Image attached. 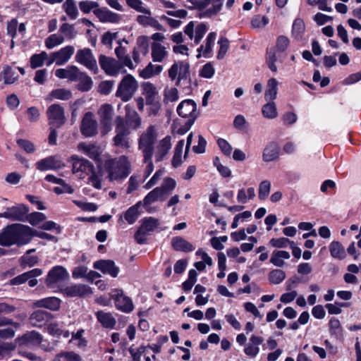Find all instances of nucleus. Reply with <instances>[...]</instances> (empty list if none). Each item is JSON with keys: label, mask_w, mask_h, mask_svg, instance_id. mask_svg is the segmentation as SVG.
I'll return each mask as SVG.
<instances>
[{"label": "nucleus", "mask_w": 361, "mask_h": 361, "mask_svg": "<svg viewBox=\"0 0 361 361\" xmlns=\"http://www.w3.org/2000/svg\"><path fill=\"white\" fill-rule=\"evenodd\" d=\"M94 268L100 270L103 274H109L115 278L118 276L119 268L111 259H101L94 262Z\"/></svg>", "instance_id": "obj_19"}, {"label": "nucleus", "mask_w": 361, "mask_h": 361, "mask_svg": "<svg viewBox=\"0 0 361 361\" xmlns=\"http://www.w3.org/2000/svg\"><path fill=\"white\" fill-rule=\"evenodd\" d=\"M127 124L133 129L139 128L141 125V118L138 114L133 111L131 114L127 113Z\"/></svg>", "instance_id": "obj_49"}, {"label": "nucleus", "mask_w": 361, "mask_h": 361, "mask_svg": "<svg viewBox=\"0 0 361 361\" xmlns=\"http://www.w3.org/2000/svg\"><path fill=\"white\" fill-rule=\"evenodd\" d=\"M262 113L264 117L273 119L278 116L277 109L275 103L273 101H270L267 104H264L262 108Z\"/></svg>", "instance_id": "obj_43"}, {"label": "nucleus", "mask_w": 361, "mask_h": 361, "mask_svg": "<svg viewBox=\"0 0 361 361\" xmlns=\"http://www.w3.org/2000/svg\"><path fill=\"white\" fill-rule=\"evenodd\" d=\"M28 212V207L23 204L7 207L4 212V218L13 221H25L26 214Z\"/></svg>", "instance_id": "obj_14"}, {"label": "nucleus", "mask_w": 361, "mask_h": 361, "mask_svg": "<svg viewBox=\"0 0 361 361\" xmlns=\"http://www.w3.org/2000/svg\"><path fill=\"white\" fill-rule=\"evenodd\" d=\"M94 13L103 23H117L121 20V16L112 12L107 8H102L94 10Z\"/></svg>", "instance_id": "obj_23"}, {"label": "nucleus", "mask_w": 361, "mask_h": 361, "mask_svg": "<svg viewBox=\"0 0 361 361\" xmlns=\"http://www.w3.org/2000/svg\"><path fill=\"white\" fill-rule=\"evenodd\" d=\"M159 225V220L154 217H145L142 219L141 226L135 233V240L142 245L146 243L147 235H150Z\"/></svg>", "instance_id": "obj_5"}, {"label": "nucleus", "mask_w": 361, "mask_h": 361, "mask_svg": "<svg viewBox=\"0 0 361 361\" xmlns=\"http://www.w3.org/2000/svg\"><path fill=\"white\" fill-rule=\"evenodd\" d=\"M78 149L83 150V152L92 159L94 161H99L102 151L100 147L95 144L87 145L85 142H81L78 145Z\"/></svg>", "instance_id": "obj_30"}, {"label": "nucleus", "mask_w": 361, "mask_h": 361, "mask_svg": "<svg viewBox=\"0 0 361 361\" xmlns=\"http://www.w3.org/2000/svg\"><path fill=\"white\" fill-rule=\"evenodd\" d=\"M271 189V183L269 180H264L259 183L258 197L261 200L267 199L269 195Z\"/></svg>", "instance_id": "obj_47"}, {"label": "nucleus", "mask_w": 361, "mask_h": 361, "mask_svg": "<svg viewBox=\"0 0 361 361\" xmlns=\"http://www.w3.org/2000/svg\"><path fill=\"white\" fill-rule=\"evenodd\" d=\"M142 94L145 99L146 104L152 102L159 100V92L156 87L149 82H145L142 84Z\"/></svg>", "instance_id": "obj_25"}, {"label": "nucleus", "mask_w": 361, "mask_h": 361, "mask_svg": "<svg viewBox=\"0 0 361 361\" xmlns=\"http://www.w3.org/2000/svg\"><path fill=\"white\" fill-rule=\"evenodd\" d=\"M171 246L178 252H190L195 250V247L190 242L180 236L172 238Z\"/></svg>", "instance_id": "obj_29"}, {"label": "nucleus", "mask_w": 361, "mask_h": 361, "mask_svg": "<svg viewBox=\"0 0 361 361\" xmlns=\"http://www.w3.org/2000/svg\"><path fill=\"white\" fill-rule=\"evenodd\" d=\"M80 72L75 66H69L66 68H59L55 71V75L61 79H68L71 81H77V75Z\"/></svg>", "instance_id": "obj_28"}, {"label": "nucleus", "mask_w": 361, "mask_h": 361, "mask_svg": "<svg viewBox=\"0 0 361 361\" xmlns=\"http://www.w3.org/2000/svg\"><path fill=\"white\" fill-rule=\"evenodd\" d=\"M135 207H130L124 213V218L129 224H134L140 216V212Z\"/></svg>", "instance_id": "obj_60"}, {"label": "nucleus", "mask_w": 361, "mask_h": 361, "mask_svg": "<svg viewBox=\"0 0 361 361\" xmlns=\"http://www.w3.org/2000/svg\"><path fill=\"white\" fill-rule=\"evenodd\" d=\"M61 300L55 297H49L37 300L35 305L39 307H44L52 311L60 308Z\"/></svg>", "instance_id": "obj_32"}, {"label": "nucleus", "mask_w": 361, "mask_h": 361, "mask_svg": "<svg viewBox=\"0 0 361 361\" xmlns=\"http://www.w3.org/2000/svg\"><path fill=\"white\" fill-rule=\"evenodd\" d=\"M329 251L334 258L343 259L345 257V252L343 246L338 241H333L329 245Z\"/></svg>", "instance_id": "obj_40"}, {"label": "nucleus", "mask_w": 361, "mask_h": 361, "mask_svg": "<svg viewBox=\"0 0 361 361\" xmlns=\"http://www.w3.org/2000/svg\"><path fill=\"white\" fill-rule=\"evenodd\" d=\"M19 262L23 268L26 267H32L38 263V257L37 256L24 255L20 258Z\"/></svg>", "instance_id": "obj_58"}, {"label": "nucleus", "mask_w": 361, "mask_h": 361, "mask_svg": "<svg viewBox=\"0 0 361 361\" xmlns=\"http://www.w3.org/2000/svg\"><path fill=\"white\" fill-rule=\"evenodd\" d=\"M111 296L117 310L124 313H130L133 310L134 305L131 298L126 295L123 290H113Z\"/></svg>", "instance_id": "obj_8"}, {"label": "nucleus", "mask_w": 361, "mask_h": 361, "mask_svg": "<svg viewBox=\"0 0 361 361\" xmlns=\"http://www.w3.org/2000/svg\"><path fill=\"white\" fill-rule=\"evenodd\" d=\"M80 131L86 137L95 136L97 134V122L94 119L92 112H87L82 120Z\"/></svg>", "instance_id": "obj_11"}, {"label": "nucleus", "mask_w": 361, "mask_h": 361, "mask_svg": "<svg viewBox=\"0 0 361 361\" xmlns=\"http://www.w3.org/2000/svg\"><path fill=\"white\" fill-rule=\"evenodd\" d=\"M42 336L35 331H31L23 334L22 336L16 339V343L20 348L23 346H35L41 343Z\"/></svg>", "instance_id": "obj_18"}, {"label": "nucleus", "mask_w": 361, "mask_h": 361, "mask_svg": "<svg viewBox=\"0 0 361 361\" xmlns=\"http://www.w3.org/2000/svg\"><path fill=\"white\" fill-rule=\"evenodd\" d=\"M305 26L304 21L301 18H296L293 22L292 27L293 37L297 40L301 39L305 32Z\"/></svg>", "instance_id": "obj_42"}, {"label": "nucleus", "mask_w": 361, "mask_h": 361, "mask_svg": "<svg viewBox=\"0 0 361 361\" xmlns=\"http://www.w3.org/2000/svg\"><path fill=\"white\" fill-rule=\"evenodd\" d=\"M280 147L275 142H269L264 149L262 154L263 161L269 162L277 159L279 157Z\"/></svg>", "instance_id": "obj_27"}, {"label": "nucleus", "mask_w": 361, "mask_h": 361, "mask_svg": "<svg viewBox=\"0 0 361 361\" xmlns=\"http://www.w3.org/2000/svg\"><path fill=\"white\" fill-rule=\"evenodd\" d=\"M171 147V137L166 136L160 142L157 147V151L155 154L156 161H161L168 154Z\"/></svg>", "instance_id": "obj_31"}, {"label": "nucleus", "mask_w": 361, "mask_h": 361, "mask_svg": "<svg viewBox=\"0 0 361 361\" xmlns=\"http://www.w3.org/2000/svg\"><path fill=\"white\" fill-rule=\"evenodd\" d=\"M197 106L194 101L191 99H185L181 102L177 107L178 114L183 118H191L197 117L196 116Z\"/></svg>", "instance_id": "obj_21"}, {"label": "nucleus", "mask_w": 361, "mask_h": 361, "mask_svg": "<svg viewBox=\"0 0 361 361\" xmlns=\"http://www.w3.org/2000/svg\"><path fill=\"white\" fill-rule=\"evenodd\" d=\"M167 197L159 187L150 191L143 200V205L147 207L156 201H164Z\"/></svg>", "instance_id": "obj_34"}, {"label": "nucleus", "mask_w": 361, "mask_h": 361, "mask_svg": "<svg viewBox=\"0 0 361 361\" xmlns=\"http://www.w3.org/2000/svg\"><path fill=\"white\" fill-rule=\"evenodd\" d=\"M37 169L40 171L56 170L64 166V164L58 156H49L40 159L35 164Z\"/></svg>", "instance_id": "obj_16"}, {"label": "nucleus", "mask_w": 361, "mask_h": 361, "mask_svg": "<svg viewBox=\"0 0 361 361\" xmlns=\"http://www.w3.org/2000/svg\"><path fill=\"white\" fill-rule=\"evenodd\" d=\"M68 277V273L62 266H55L47 276L45 283L49 288H54V285L63 281Z\"/></svg>", "instance_id": "obj_12"}, {"label": "nucleus", "mask_w": 361, "mask_h": 361, "mask_svg": "<svg viewBox=\"0 0 361 361\" xmlns=\"http://www.w3.org/2000/svg\"><path fill=\"white\" fill-rule=\"evenodd\" d=\"M47 58V54L42 51L40 54H35L30 58V66L32 68H37L41 67L44 60Z\"/></svg>", "instance_id": "obj_48"}, {"label": "nucleus", "mask_w": 361, "mask_h": 361, "mask_svg": "<svg viewBox=\"0 0 361 361\" xmlns=\"http://www.w3.org/2000/svg\"><path fill=\"white\" fill-rule=\"evenodd\" d=\"M151 48L152 58L154 62H161L168 55L166 48L159 42H153Z\"/></svg>", "instance_id": "obj_33"}, {"label": "nucleus", "mask_w": 361, "mask_h": 361, "mask_svg": "<svg viewBox=\"0 0 361 361\" xmlns=\"http://www.w3.org/2000/svg\"><path fill=\"white\" fill-rule=\"evenodd\" d=\"M17 144L27 153H33L35 150L34 144L27 140L18 139Z\"/></svg>", "instance_id": "obj_62"}, {"label": "nucleus", "mask_w": 361, "mask_h": 361, "mask_svg": "<svg viewBox=\"0 0 361 361\" xmlns=\"http://www.w3.org/2000/svg\"><path fill=\"white\" fill-rule=\"evenodd\" d=\"M59 31L70 39L75 38L77 35V32L75 30L73 25L66 23H63L61 25Z\"/></svg>", "instance_id": "obj_54"}, {"label": "nucleus", "mask_w": 361, "mask_h": 361, "mask_svg": "<svg viewBox=\"0 0 361 361\" xmlns=\"http://www.w3.org/2000/svg\"><path fill=\"white\" fill-rule=\"evenodd\" d=\"M75 49L73 46L68 45L61 48L59 51L51 54L50 61L47 63V66L55 62L57 66L65 64L74 54Z\"/></svg>", "instance_id": "obj_13"}, {"label": "nucleus", "mask_w": 361, "mask_h": 361, "mask_svg": "<svg viewBox=\"0 0 361 361\" xmlns=\"http://www.w3.org/2000/svg\"><path fill=\"white\" fill-rule=\"evenodd\" d=\"M264 341L262 337L252 335L250 343L245 346L244 353L249 357H255L259 352V345Z\"/></svg>", "instance_id": "obj_26"}, {"label": "nucleus", "mask_w": 361, "mask_h": 361, "mask_svg": "<svg viewBox=\"0 0 361 361\" xmlns=\"http://www.w3.org/2000/svg\"><path fill=\"white\" fill-rule=\"evenodd\" d=\"M97 321L105 329H113L116 324V320L111 312H106L102 310L97 311L95 313Z\"/></svg>", "instance_id": "obj_24"}, {"label": "nucleus", "mask_w": 361, "mask_h": 361, "mask_svg": "<svg viewBox=\"0 0 361 361\" xmlns=\"http://www.w3.org/2000/svg\"><path fill=\"white\" fill-rule=\"evenodd\" d=\"M53 318L51 313L46 310H36L30 316V322L32 326L35 327H42L46 325Z\"/></svg>", "instance_id": "obj_20"}, {"label": "nucleus", "mask_w": 361, "mask_h": 361, "mask_svg": "<svg viewBox=\"0 0 361 361\" xmlns=\"http://www.w3.org/2000/svg\"><path fill=\"white\" fill-rule=\"evenodd\" d=\"M104 166L111 180L123 179L130 173V163L126 156L120 157L118 160H107Z\"/></svg>", "instance_id": "obj_2"}, {"label": "nucleus", "mask_w": 361, "mask_h": 361, "mask_svg": "<svg viewBox=\"0 0 361 361\" xmlns=\"http://www.w3.org/2000/svg\"><path fill=\"white\" fill-rule=\"evenodd\" d=\"M155 140V130L154 126H151L141 135L139 139V149L143 153L145 162H147L152 157Z\"/></svg>", "instance_id": "obj_4"}, {"label": "nucleus", "mask_w": 361, "mask_h": 361, "mask_svg": "<svg viewBox=\"0 0 361 361\" xmlns=\"http://www.w3.org/2000/svg\"><path fill=\"white\" fill-rule=\"evenodd\" d=\"M47 114L49 125L55 128H59L65 123L64 109L60 104H54L49 106Z\"/></svg>", "instance_id": "obj_9"}, {"label": "nucleus", "mask_w": 361, "mask_h": 361, "mask_svg": "<svg viewBox=\"0 0 361 361\" xmlns=\"http://www.w3.org/2000/svg\"><path fill=\"white\" fill-rule=\"evenodd\" d=\"M50 95L57 99L68 100L72 97V93L70 90L65 89H56L51 92Z\"/></svg>", "instance_id": "obj_53"}, {"label": "nucleus", "mask_w": 361, "mask_h": 361, "mask_svg": "<svg viewBox=\"0 0 361 361\" xmlns=\"http://www.w3.org/2000/svg\"><path fill=\"white\" fill-rule=\"evenodd\" d=\"M114 114V109L111 104H104L101 106L98 114L100 118V123L104 131L108 133L111 129V121Z\"/></svg>", "instance_id": "obj_15"}, {"label": "nucleus", "mask_w": 361, "mask_h": 361, "mask_svg": "<svg viewBox=\"0 0 361 361\" xmlns=\"http://www.w3.org/2000/svg\"><path fill=\"white\" fill-rule=\"evenodd\" d=\"M63 295L67 297L83 298L92 294L91 288L85 284H73L61 290Z\"/></svg>", "instance_id": "obj_17"}, {"label": "nucleus", "mask_w": 361, "mask_h": 361, "mask_svg": "<svg viewBox=\"0 0 361 361\" xmlns=\"http://www.w3.org/2000/svg\"><path fill=\"white\" fill-rule=\"evenodd\" d=\"M126 3L130 8L135 11L151 16V11L149 9L142 7V1L141 0H126Z\"/></svg>", "instance_id": "obj_57"}, {"label": "nucleus", "mask_w": 361, "mask_h": 361, "mask_svg": "<svg viewBox=\"0 0 361 361\" xmlns=\"http://www.w3.org/2000/svg\"><path fill=\"white\" fill-rule=\"evenodd\" d=\"M190 76V65L186 61L175 62L169 70V77L171 80L177 79L176 85H180L182 80H186Z\"/></svg>", "instance_id": "obj_7"}, {"label": "nucleus", "mask_w": 361, "mask_h": 361, "mask_svg": "<svg viewBox=\"0 0 361 361\" xmlns=\"http://www.w3.org/2000/svg\"><path fill=\"white\" fill-rule=\"evenodd\" d=\"M271 284H279L286 279V273L281 269H274L268 276Z\"/></svg>", "instance_id": "obj_44"}, {"label": "nucleus", "mask_w": 361, "mask_h": 361, "mask_svg": "<svg viewBox=\"0 0 361 361\" xmlns=\"http://www.w3.org/2000/svg\"><path fill=\"white\" fill-rule=\"evenodd\" d=\"M116 135L114 136L113 139L114 145L126 149L130 148V145L128 138L130 130L116 131Z\"/></svg>", "instance_id": "obj_36"}, {"label": "nucleus", "mask_w": 361, "mask_h": 361, "mask_svg": "<svg viewBox=\"0 0 361 361\" xmlns=\"http://www.w3.org/2000/svg\"><path fill=\"white\" fill-rule=\"evenodd\" d=\"M214 68L211 63L204 65L200 71V75L204 78H211L214 75Z\"/></svg>", "instance_id": "obj_63"}, {"label": "nucleus", "mask_w": 361, "mask_h": 361, "mask_svg": "<svg viewBox=\"0 0 361 361\" xmlns=\"http://www.w3.org/2000/svg\"><path fill=\"white\" fill-rule=\"evenodd\" d=\"M46 218L47 217L44 214L35 212L31 214H26L25 221H28L32 226H37L39 223L44 221Z\"/></svg>", "instance_id": "obj_46"}, {"label": "nucleus", "mask_w": 361, "mask_h": 361, "mask_svg": "<svg viewBox=\"0 0 361 361\" xmlns=\"http://www.w3.org/2000/svg\"><path fill=\"white\" fill-rule=\"evenodd\" d=\"M329 327L331 336L337 340L343 339V330L338 319L331 317L329 322Z\"/></svg>", "instance_id": "obj_35"}, {"label": "nucleus", "mask_w": 361, "mask_h": 361, "mask_svg": "<svg viewBox=\"0 0 361 361\" xmlns=\"http://www.w3.org/2000/svg\"><path fill=\"white\" fill-rule=\"evenodd\" d=\"M99 63L105 73L111 76L116 75L122 68L121 63L115 59L103 54L99 56Z\"/></svg>", "instance_id": "obj_10"}, {"label": "nucleus", "mask_w": 361, "mask_h": 361, "mask_svg": "<svg viewBox=\"0 0 361 361\" xmlns=\"http://www.w3.org/2000/svg\"><path fill=\"white\" fill-rule=\"evenodd\" d=\"M163 70L161 65H153L149 63L144 69L140 72V75L145 78H149L155 75L159 74Z\"/></svg>", "instance_id": "obj_38"}, {"label": "nucleus", "mask_w": 361, "mask_h": 361, "mask_svg": "<svg viewBox=\"0 0 361 361\" xmlns=\"http://www.w3.org/2000/svg\"><path fill=\"white\" fill-rule=\"evenodd\" d=\"M79 7L84 13H89L92 9H97L99 4L96 1H82L79 3Z\"/></svg>", "instance_id": "obj_61"}, {"label": "nucleus", "mask_w": 361, "mask_h": 361, "mask_svg": "<svg viewBox=\"0 0 361 361\" xmlns=\"http://www.w3.org/2000/svg\"><path fill=\"white\" fill-rule=\"evenodd\" d=\"M138 87L136 79L132 75L127 74L118 83L115 95L122 102H127L135 95Z\"/></svg>", "instance_id": "obj_3"}, {"label": "nucleus", "mask_w": 361, "mask_h": 361, "mask_svg": "<svg viewBox=\"0 0 361 361\" xmlns=\"http://www.w3.org/2000/svg\"><path fill=\"white\" fill-rule=\"evenodd\" d=\"M224 0H204L202 7L206 8L209 4H212V7L202 11L199 14L200 18H211L213 16L216 15L221 10L223 6V1Z\"/></svg>", "instance_id": "obj_22"}, {"label": "nucleus", "mask_w": 361, "mask_h": 361, "mask_svg": "<svg viewBox=\"0 0 361 361\" xmlns=\"http://www.w3.org/2000/svg\"><path fill=\"white\" fill-rule=\"evenodd\" d=\"M217 144L221 152L226 155V156H230L232 152V147L231 145L228 142L227 140L223 139V138H219L217 140Z\"/></svg>", "instance_id": "obj_64"}, {"label": "nucleus", "mask_w": 361, "mask_h": 361, "mask_svg": "<svg viewBox=\"0 0 361 361\" xmlns=\"http://www.w3.org/2000/svg\"><path fill=\"white\" fill-rule=\"evenodd\" d=\"M218 44H219V50L216 57L219 60H221L224 58L229 49V41L226 37H221L218 41Z\"/></svg>", "instance_id": "obj_52"}, {"label": "nucleus", "mask_w": 361, "mask_h": 361, "mask_svg": "<svg viewBox=\"0 0 361 361\" xmlns=\"http://www.w3.org/2000/svg\"><path fill=\"white\" fill-rule=\"evenodd\" d=\"M1 75H3L5 84H13L18 79V77L16 76L15 71L9 66H7L4 68Z\"/></svg>", "instance_id": "obj_45"}, {"label": "nucleus", "mask_w": 361, "mask_h": 361, "mask_svg": "<svg viewBox=\"0 0 361 361\" xmlns=\"http://www.w3.org/2000/svg\"><path fill=\"white\" fill-rule=\"evenodd\" d=\"M114 80H104L102 81L98 85V92L101 94L108 95L111 93L113 87L114 86Z\"/></svg>", "instance_id": "obj_56"}, {"label": "nucleus", "mask_w": 361, "mask_h": 361, "mask_svg": "<svg viewBox=\"0 0 361 361\" xmlns=\"http://www.w3.org/2000/svg\"><path fill=\"white\" fill-rule=\"evenodd\" d=\"M31 233V228L28 226L20 224L8 225L0 233V245H26L32 240Z\"/></svg>", "instance_id": "obj_1"}, {"label": "nucleus", "mask_w": 361, "mask_h": 361, "mask_svg": "<svg viewBox=\"0 0 361 361\" xmlns=\"http://www.w3.org/2000/svg\"><path fill=\"white\" fill-rule=\"evenodd\" d=\"M75 60L78 63L86 67L94 74L99 73L97 60L90 48L78 49L75 56Z\"/></svg>", "instance_id": "obj_6"}, {"label": "nucleus", "mask_w": 361, "mask_h": 361, "mask_svg": "<svg viewBox=\"0 0 361 361\" xmlns=\"http://www.w3.org/2000/svg\"><path fill=\"white\" fill-rule=\"evenodd\" d=\"M176 185V180L171 178H166L164 179L162 185L159 187L161 190V192L167 197L171 191L175 188Z\"/></svg>", "instance_id": "obj_50"}, {"label": "nucleus", "mask_w": 361, "mask_h": 361, "mask_svg": "<svg viewBox=\"0 0 361 361\" xmlns=\"http://www.w3.org/2000/svg\"><path fill=\"white\" fill-rule=\"evenodd\" d=\"M88 178L89 183L96 189H101L102 188V183H101V176L102 173L100 172V169L97 171L96 170L94 171L92 173H90Z\"/></svg>", "instance_id": "obj_55"}, {"label": "nucleus", "mask_w": 361, "mask_h": 361, "mask_svg": "<svg viewBox=\"0 0 361 361\" xmlns=\"http://www.w3.org/2000/svg\"><path fill=\"white\" fill-rule=\"evenodd\" d=\"M278 81L275 78H270L267 82V89L265 91L264 98L267 101H274L277 95Z\"/></svg>", "instance_id": "obj_39"}, {"label": "nucleus", "mask_w": 361, "mask_h": 361, "mask_svg": "<svg viewBox=\"0 0 361 361\" xmlns=\"http://www.w3.org/2000/svg\"><path fill=\"white\" fill-rule=\"evenodd\" d=\"M64 41V37L62 35H57L56 34L51 35L45 40V45L48 49H53L57 45L62 44Z\"/></svg>", "instance_id": "obj_51"}, {"label": "nucleus", "mask_w": 361, "mask_h": 361, "mask_svg": "<svg viewBox=\"0 0 361 361\" xmlns=\"http://www.w3.org/2000/svg\"><path fill=\"white\" fill-rule=\"evenodd\" d=\"M77 81H79L78 89L82 92L89 91L93 85L92 78L85 73L80 71L77 75Z\"/></svg>", "instance_id": "obj_37"}, {"label": "nucleus", "mask_w": 361, "mask_h": 361, "mask_svg": "<svg viewBox=\"0 0 361 361\" xmlns=\"http://www.w3.org/2000/svg\"><path fill=\"white\" fill-rule=\"evenodd\" d=\"M267 63L269 69L276 73L277 71V67L275 65L276 61V51L274 48H271L267 52Z\"/></svg>", "instance_id": "obj_59"}, {"label": "nucleus", "mask_w": 361, "mask_h": 361, "mask_svg": "<svg viewBox=\"0 0 361 361\" xmlns=\"http://www.w3.org/2000/svg\"><path fill=\"white\" fill-rule=\"evenodd\" d=\"M62 8L71 20L77 18L78 11L74 0H66L62 5Z\"/></svg>", "instance_id": "obj_41"}]
</instances>
